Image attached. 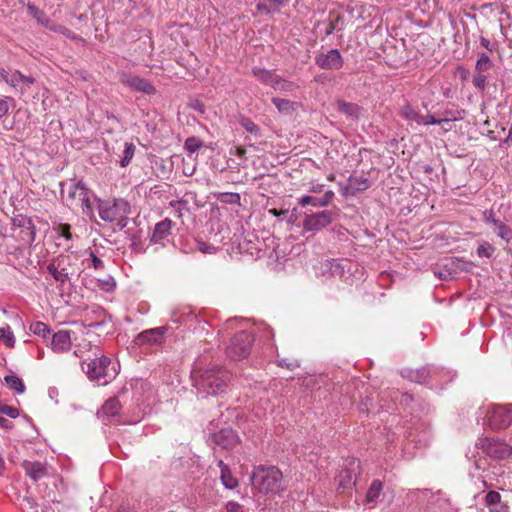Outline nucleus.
I'll return each mask as SVG.
<instances>
[{"mask_svg":"<svg viewBox=\"0 0 512 512\" xmlns=\"http://www.w3.org/2000/svg\"><path fill=\"white\" fill-rule=\"evenodd\" d=\"M477 445L492 459H505L512 453V447L504 441L492 438L479 439Z\"/></svg>","mask_w":512,"mask_h":512,"instance_id":"0eeeda50","label":"nucleus"},{"mask_svg":"<svg viewBox=\"0 0 512 512\" xmlns=\"http://www.w3.org/2000/svg\"><path fill=\"white\" fill-rule=\"evenodd\" d=\"M408 377L418 383H426L430 377V369L428 367H422L415 371H411Z\"/></svg>","mask_w":512,"mask_h":512,"instance_id":"2f4dec72","label":"nucleus"},{"mask_svg":"<svg viewBox=\"0 0 512 512\" xmlns=\"http://www.w3.org/2000/svg\"><path fill=\"white\" fill-rule=\"evenodd\" d=\"M49 29L53 30V31H55L57 33H61L64 36H66L67 38H71V39H75L76 38V35L71 30L66 28L65 26H62V25H51V26H49Z\"/></svg>","mask_w":512,"mask_h":512,"instance_id":"79ce46f5","label":"nucleus"},{"mask_svg":"<svg viewBox=\"0 0 512 512\" xmlns=\"http://www.w3.org/2000/svg\"><path fill=\"white\" fill-rule=\"evenodd\" d=\"M185 148L189 152L193 153V152L197 151L200 148V144L197 142V140L195 138H188L185 141Z\"/></svg>","mask_w":512,"mask_h":512,"instance_id":"8fccbe9b","label":"nucleus"},{"mask_svg":"<svg viewBox=\"0 0 512 512\" xmlns=\"http://www.w3.org/2000/svg\"><path fill=\"white\" fill-rule=\"evenodd\" d=\"M336 480L339 487L346 489L355 483V475L351 469H342L339 471Z\"/></svg>","mask_w":512,"mask_h":512,"instance_id":"393cba45","label":"nucleus"},{"mask_svg":"<svg viewBox=\"0 0 512 512\" xmlns=\"http://www.w3.org/2000/svg\"><path fill=\"white\" fill-rule=\"evenodd\" d=\"M316 65L324 70H339L344 64L343 57L338 49H331L315 56Z\"/></svg>","mask_w":512,"mask_h":512,"instance_id":"9b49d317","label":"nucleus"},{"mask_svg":"<svg viewBox=\"0 0 512 512\" xmlns=\"http://www.w3.org/2000/svg\"><path fill=\"white\" fill-rule=\"evenodd\" d=\"M13 75V70H6L3 67H0V77L5 81V83L8 85L11 77Z\"/></svg>","mask_w":512,"mask_h":512,"instance_id":"4d7b16f0","label":"nucleus"},{"mask_svg":"<svg viewBox=\"0 0 512 512\" xmlns=\"http://www.w3.org/2000/svg\"><path fill=\"white\" fill-rule=\"evenodd\" d=\"M252 73L260 82L266 85H270L271 87L273 86V82H275L278 76L260 67H254L252 69Z\"/></svg>","mask_w":512,"mask_h":512,"instance_id":"b1692460","label":"nucleus"},{"mask_svg":"<svg viewBox=\"0 0 512 512\" xmlns=\"http://www.w3.org/2000/svg\"><path fill=\"white\" fill-rule=\"evenodd\" d=\"M91 258H92V266L95 269H102L104 267L103 261L100 258H98L95 254L91 253Z\"/></svg>","mask_w":512,"mask_h":512,"instance_id":"bf43d9fd","label":"nucleus"},{"mask_svg":"<svg viewBox=\"0 0 512 512\" xmlns=\"http://www.w3.org/2000/svg\"><path fill=\"white\" fill-rule=\"evenodd\" d=\"M120 82L133 91L142 92L148 95L154 94L156 91L149 81L131 73H121Z\"/></svg>","mask_w":512,"mask_h":512,"instance_id":"f8f14e48","label":"nucleus"},{"mask_svg":"<svg viewBox=\"0 0 512 512\" xmlns=\"http://www.w3.org/2000/svg\"><path fill=\"white\" fill-rule=\"evenodd\" d=\"M401 116L408 121L417 123L418 125H421V122H423V116L409 104L402 107Z\"/></svg>","mask_w":512,"mask_h":512,"instance_id":"c85d7f7f","label":"nucleus"},{"mask_svg":"<svg viewBox=\"0 0 512 512\" xmlns=\"http://www.w3.org/2000/svg\"><path fill=\"white\" fill-rule=\"evenodd\" d=\"M30 330L34 334L40 335L43 337H46V335L50 333L48 326L42 322H35V323L31 324Z\"/></svg>","mask_w":512,"mask_h":512,"instance_id":"58836bf2","label":"nucleus"},{"mask_svg":"<svg viewBox=\"0 0 512 512\" xmlns=\"http://www.w3.org/2000/svg\"><path fill=\"white\" fill-rule=\"evenodd\" d=\"M173 222L166 218L155 225L151 236V242L161 243L171 232Z\"/></svg>","mask_w":512,"mask_h":512,"instance_id":"6ab92c4d","label":"nucleus"},{"mask_svg":"<svg viewBox=\"0 0 512 512\" xmlns=\"http://www.w3.org/2000/svg\"><path fill=\"white\" fill-rule=\"evenodd\" d=\"M499 218L496 217L494 211L492 209L490 210H485L483 212V221L485 222V224L489 225V226H493L494 224H497V221H498Z\"/></svg>","mask_w":512,"mask_h":512,"instance_id":"37998d69","label":"nucleus"},{"mask_svg":"<svg viewBox=\"0 0 512 512\" xmlns=\"http://www.w3.org/2000/svg\"><path fill=\"white\" fill-rule=\"evenodd\" d=\"M34 83L35 79L32 76L24 75L19 70L13 69V75L8 85L20 96H24L29 93Z\"/></svg>","mask_w":512,"mask_h":512,"instance_id":"ddd939ff","label":"nucleus"},{"mask_svg":"<svg viewBox=\"0 0 512 512\" xmlns=\"http://www.w3.org/2000/svg\"><path fill=\"white\" fill-rule=\"evenodd\" d=\"M135 146L132 143H125V149L123 151V156L120 160V164L122 167H126L134 156Z\"/></svg>","mask_w":512,"mask_h":512,"instance_id":"c9c22d12","label":"nucleus"},{"mask_svg":"<svg viewBox=\"0 0 512 512\" xmlns=\"http://www.w3.org/2000/svg\"><path fill=\"white\" fill-rule=\"evenodd\" d=\"M277 363L279 366L286 367L289 370H293V369L299 367V363L297 360L288 362L286 359H280L277 361Z\"/></svg>","mask_w":512,"mask_h":512,"instance_id":"603ef678","label":"nucleus"},{"mask_svg":"<svg viewBox=\"0 0 512 512\" xmlns=\"http://www.w3.org/2000/svg\"><path fill=\"white\" fill-rule=\"evenodd\" d=\"M493 66V61L486 53H478V59L475 64V72L485 74V72L492 69Z\"/></svg>","mask_w":512,"mask_h":512,"instance_id":"cd10ccee","label":"nucleus"},{"mask_svg":"<svg viewBox=\"0 0 512 512\" xmlns=\"http://www.w3.org/2000/svg\"><path fill=\"white\" fill-rule=\"evenodd\" d=\"M71 227L68 224H61L58 227V233L61 237L65 238L66 240L72 239V234L70 232Z\"/></svg>","mask_w":512,"mask_h":512,"instance_id":"de8ad7c7","label":"nucleus"},{"mask_svg":"<svg viewBox=\"0 0 512 512\" xmlns=\"http://www.w3.org/2000/svg\"><path fill=\"white\" fill-rule=\"evenodd\" d=\"M222 203L240 204V195L238 193H222L218 198Z\"/></svg>","mask_w":512,"mask_h":512,"instance_id":"a19ab883","label":"nucleus"},{"mask_svg":"<svg viewBox=\"0 0 512 512\" xmlns=\"http://www.w3.org/2000/svg\"><path fill=\"white\" fill-rule=\"evenodd\" d=\"M4 382L10 389L16 391L17 393L22 394L25 392V385H24L22 379L15 375L5 376Z\"/></svg>","mask_w":512,"mask_h":512,"instance_id":"7c9ffc66","label":"nucleus"},{"mask_svg":"<svg viewBox=\"0 0 512 512\" xmlns=\"http://www.w3.org/2000/svg\"><path fill=\"white\" fill-rule=\"evenodd\" d=\"M489 425L493 429L507 428L512 422V405H494L488 415Z\"/></svg>","mask_w":512,"mask_h":512,"instance_id":"1a4fd4ad","label":"nucleus"},{"mask_svg":"<svg viewBox=\"0 0 512 512\" xmlns=\"http://www.w3.org/2000/svg\"><path fill=\"white\" fill-rule=\"evenodd\" d=\"M22 467L25 473L34 481L42 479L47 474L46 468L41 462L24 461Z\"/></svg>","mask_w":512,"mask_h":512,"instance_id":"a211bd4d","label":"nucleus"},{"mask_svg":"<svg viewBox=\"0 0 512 512\" xmlns=\"http://www.w3.org/2000/svg\"><path fill=\"white\" fill-rule=\"evenodd\" d=\"M0 412L4 415L11 417V418H16L19 415V411L17 408L8 406V405H3L0 408Z\"/></svg>","mask_w":512,"mask_h":512,"instance_id":"49530a36","label":"nucleus"},{"mask_svg":"<svg viewBox=\"0 0 512 512\" xmlns=\"http://www.w3.org/2000/svg\"><path fill=\"white\" fill-rule=\"evenodd\" d=\"M267 1L263 0L259 2L256 6L257 11L261 14L268 15L272 12V9L266 4Z\"/></svg>","mask_w":512,"mask_h":512,"instance_id":"6e6d98bb","label":"nucleus"},{"mask_svg":"<svg viewBox=\"0 0 512 512\" xmlns=\"http://www.w3.org/2000/svg\"><path fill=\"white\" fill-rule=\"evenodd\" d=\"M485 505L489 512H510L508 504L502 500L500 493L497 491H489L486 494Z\"/></svg>","mask_w":512,"mask_h":512,"instance_id":"f3484780","label":"nucleus"},{"mask_svg":"<svg viewBox=\"0 0 512 512\" xmlns=\"http://www.w3.org/2000/svg\"><path fill=\"white\" fill-rule=\"evenodd\" d=\"M85 373L90 380L96 381L99 385H107L116 377L117 370L111 365L109 357L101 355L87 364Z\"/></svg>","mask_w":512,"mask_h":512,"instance_id":"39448f33","label":"nucleus"},{"mask_svg":"<svg viewBox=\"0 0 512 512\" xmlns=\"http://www.w3.org/2000/svg\"><path fill=\"white\" fill-rule=\"evenodd\" d=\"M269 213L276 216V217H279L280 215H283V214H286L287 211L284 210V211H278L277 209L273 208V209H270L269 210Z\"/></svg>","mask_w":512,"mask_h":512,"instance_id":"774afa93","label":"nucleus"},{"mask_svg":"<svg viewBox=\"0 0 512 512\" xmlns=\"http://www.w3.org/2000/svg\"><path fill=\"white\" fill-rule=\"evenodd\" d=\"M480 45L487 49L489 52H493L496 49V45L492 43L489 39L481 36L479 38Z\"/></svg>","mask_w":512,"mask_h":512,"instance_id":"864d4df0","label":"nucleus"},{"mask_svg":"<svg viewBox=\"0 0 512 512\" xmlns=\"http://www.w3.org/2000/svg\"><path fill=\"white\" fill-rule=\"evenodd\" d=\"M254 341V336L247 331L237 333L226 349L227 356L233 360L246 358Z\"/></svg>","mask_w":512,"mask_h":512,"instance_id":"423d86ee","label":"nucleus"},{"mask_svg":"<svg viewBox=\"0 0 512 512\" xmlns=\"http://www.w3.org/2000/svg\"><path fill=\"white\" fill-rule=\"evenodd\" d=\"M487 80L488 77L485 74L475 72L472 78V83L475 88L480 91H484L487 87Z\"/></svg>","mask_w":512,"mask_h":512,"instance_id":"e433bc0d","label":"nucleus"},{"mask_svg":"<svg viewBox=\"0 0 512 512\" xmlns=\"http://www.w3.org/2000/svg\"><path fill=\"white\" fill-rule=\"evenodd\" d=\"M24 229L21 231L22 238L29 244L35 240V227L30 219H26L23 224Z\"/></svg>","mask_w":512,"mask_h":512,"instance_id":"72a5a7b5","label":"nucleus"},{"mask_svg":"<svg viewBox=\"0 0 512 512\" xmlns=\"http://www.w3.org/2000/svg\"><path fill=\"white\" fill-rule=\"evenodd\" d=\"M198 249L203 253H213L215 252V248L211 245H208L206 243H199Z\"/></svg>","mask_w":512,"mask_h":512,"instance_id":"680f3d73","label":"nucleus"},{"mask_svg":"<svg viewBox=\"0 0 512 512\" xmlns=\"http://www.w3.org/2000/svg\"><path fill=\"white\" fill-rule=\"evenodd\" d=\"M334 196L335 194L332 190H326L322 197L303 195L299 198L298 202L303 207L307 205H312L314 207H325L332 202Z\"/></svg>","mask_w":512,"mask_h":512,"instance_id":"2eb2a0df","label":"nucleus"},{"mask_svg":"<svg viewBox=\"0 0 512 512\" xmlns=\"http://www.w3.org/2000/svg\"><path fill=\"white\" fill-rule=\"evenodd\" d=\"M61 187L62 198L66 201L68 206H80L85 215L90 218L94 216L90 200V191L82 180L71 184L68 187L67 192H65L63 184H61Z\"/></svg>","mask_w":512,"mask_h":512,"instance_id":"20e7f679","label":"nucleus"},{"mask_svg":"<svg viewBox=\"0 0 512 512\" xmlns=\"http://www.w3.org/2000/svg\"><path fill=\"white\" fill-rule=\"evenodd\" d=\"M121 410V404L117 398L108 399L102 406L101 413L107 417H115Z\"/></svg>","mask_w":512,"mask_h":512,"instance_id":"4be33fe9","label":"nucleus"},{"mask_svg":"<svg viewBox=\"0 0 512 512\" xmlns=\"http://www.w3.org/2000/svg\"><path fill=\"white\" fill-rule=\"evenodd\" d=\"M335 213L330 210L306 213L303 219V229L307 232H318L330 225Z\"/></svg>","mask_w":512,"mask_h":512,"instance_id":"6e6552de","label":"nucleus"},{"mask_svg":"<svg viewBox=\"0 0 512 512\" xmlns=\"http://www.w3.org/2000/svg\"><path fill=\"white\" fill-rule=\"evenodd\" d=\"M272 88L282 93H292L298 89V85L292 81H288L277 76L275 82H273Z\"/></svg>","mask_w":512,"mask_h":512,"instance_id":"bb28decb","label":"nucleus"},{"mask_svg":"<svg viewBox=\"0 0 512 512\" xmlns=\"http://www.w3.org/2000/svg\"><path fill=\"white\" fill-rule=\"evenodd\" d=\"M227 512H247L244 508L236 502H228L226 505Z\"/></svg>","mask_w":512,"mask_h":512,"instance_id":"5fc2aeb1","label":"nucleus"},{"mask_svg":"<svg viewBox=\"0 0 512 512\" xmlns=\"http://www.w3.org/2000/svg\"><path fill=\"white\" fill-rule=\"evenodd\" d=\"M272 102L277 110L283 114H291L293 111H295L297 106L296 102L278 97L272 98Z\"/></svg>","mask_w":512,"mask_h":512,"instance_id":"a878e982","label":"nucleus"},{"mask_svg":"<svg viewBox=\"0 0 512 512\" xmlns=\"http://www.w3.org/2000/svg\"><path fill=\"white\" fill-rule=\"evenodd\" d=\"M336 107L338 111H340L343 114H346L350 117H358L359 107L356 104L349 103L343 100H339L336 103Z\"/></svg>","mask_w":512,"mask_h":512,"instance_id":"c756f323","label":"nucleus"},{"mask_svg":"<svg viewBox=\"0 0 512 512\" xmlns=\"http://www.w3.org/2000/svg\"><path fill=\"white\" fill-rule=\"evenodd\" d=\"M395 400H399V403L401 405L407 406L413 401V398L408 393H402V394L396 393Z\"/></svg>","mask_w":512,"mask_h":512,"instance_id":"09e8293b","label":"nucleus"},{"mask_svg":"<svg viewBox=\"0 0 512 512\" xmlns=\"http://www.w3.org/2000/svg\"><path fill=\"white\" fill-rule=\"evenodd\" d=\"M116 512H136L133 506L129 504H122Z\"/></svg>","mask_w":512,"mask_h":512,"instance_id":"e2e57ef3","label":"nucleus"},{"mask_svg":"<svg viewBox=\"0 0 512 512\" xmlns=\"http://www.w3.org/2000/svg\"><path fill=\"white\" fill-rule=\"evenodd\" d=\"M443 123L448 124L449 120L448 119H436L432 115H427V116H423V122H421V125H435V124L440 125Z\"/></svg>","mask_w":512,"mask_h":512,"instance_id":"c03bdc74","label":"nucleus"},{"mask_svg":"<svg viewBox=\"0 0 512 512\" xmlns=\"http://www.w3.org/2000/svg\"><path fill=\"white\" fill-rule=\"evenodd\" d=\"M492 229L505 242L509 243L512 240V229L502 220L498 219L497 224H494Z\"/></svg>","mask_w":512,"mask_h":512,"instance_id":"5701e85b","label":"nucleus"},{"mask_svg":"<svg viewBox=\"0 0 512 512\" xmlns=\"http://www.w3.org/2000/svg\"><path fill=\"white\" fill-rule=\"evenodd\" d=\"M98 213L100 218L109 223H116L120 229L126 226L130 213V205L124 199L98 200Z\"/></svg>","mask_w":512,"mask_h":512,"instance_id":"7ed1b4c3","label":"nucleus"},{"mask_svg":"<svg viewBox=\"0 0 512 512\" xmlns=\"http://www.w3.org/2000/svg\"><path fill=\"white\" fill-rule=\"evenodd\" d=\"M47 272L61 285L69 280L68 272L65 268L60 267V262H52L47 266Z\"/></svg>","mask_w":512,"mask_h":512,"instance_id":"412c9836","label":"nucleus"},{"mask_svg":"<svg viewBox=\"0 0 512 512\" xmlns=\"http://www.w3.org/2000/svg\"><path fill=\"white\" fill-rule=\"evenodd\" d=\"M324 191V185L319 183H311L309 187V192L311 193H321Z\"/></svg>","mask_w":512,"mask_h":512,"instance_id":"052dcab7","label":"nucleus"},{"mask_svg":"<svg viewBox=\"0 0 512 512\" xmlns=\"http://www.w3.org/2000/svg\"><path fill=\"white\" fill-rule=\"evenodd\" d=\"M282 473L275 466L256 467L251 476V483L255 490L264 494H276L282 487Z\"/></svg>","mask_w":512,"mask_h":512,"instance_id":"f03ea898","label":"nucleus"},{"mask_svg":"<svg viewBox=\"0 0 512 512\" xmlns=\"http://www.w3.org/2000/svg\"><path fill=\"white\" fill-rule=\"evenodd\" d=\"M240 125L249 133L258 136L260 134V128L249 118H242Z\"/></svg>","mask_w":512,"mask_h":512,"instance_id":"4c0bfd02","label":"nucleus"},{"mask_svg":"<svg viewBox=\"0 0 512 512\" xmlns=\"http://www.w3.org/2000/svg\"><path fill=\"white\" fill-rule=\"evenodd\" d=\"M181 203H182V201H175V200L170 202V206L176 208V213H177L178 217L182 216L181 209L178 208V205H180Z\"/></svg>","mask_w":512,"mask_h":512,"instance_id":"338daca9","label":"nucleus"},{"mask_svg":"<svg viewBox=\"0 0 512 512\" xmlns=\"http://www.w3.org/2000/svg\"><path fill=\"white\" fill-rule=\"evenodd\" d=\"M208 431L210 434L209 439L221 448L232 449L239 443V437L229 427L222 428L215 432L213 424L210 423Z\"/></svg>","mask_w":512,"mask_h":512,"instance_id":"9d476101","label":"nucleus"},{"mask_svg":"<svg viewBox=\"0 0 512 512\" xmlns=\"http://www.w3.org/2000/svg\"><path fill=\"white\" fill-rule=\"evenodd\" d=\"M99 287L105 291H111L115 287V282L112 277H109L105 280H101Z\"/></svg>","mask_w":512,"mask_h":512,"instance_id":"3c124183","label":"nucleus"},{"mask_svg":"<svg viewBox=\"0 0 512 512\" xmlns=\"http://www.w3.org/2000/svg\"><path fill=\"white\" fill-rule=\"evenodd\" d=\"M193 375L194 386L204 395H217L224 392L230 381L227 370L211 364L205 368L195 369Z\"/></svg>","mask_w":512,"mask_h":512,"instance_id":"f257e3e1","label":"nucleus"},{"mask_svg":"<svg viewBox=\"0 0 512 512\" xmlns=\"http://www.w3.org/2000/svg\"><path fill=\"white\" fill-rule=\"evenodd\" d=\"M11 426H12V423L8 419H6L5 417L0 415V427H2L4 429H9V428H11Z\"/></svg>","mask_w":512,"mask_h":512,"instance_id":"69168bd1","label":"nucleus"},{"mask_svg":"<svg viewBox=\"0 0 512 512\" xmlns=\"http://www.w3.org/2000/svg\"><path fill=\"white\" fill-rule=\"evenodd\" d=\"M354 181V185L357 190H366L369 187V183L366 178H361L360 180L355 179Z\"/></svg>","mask_w":512,"mask_h":512,"instance_id":"13d9d810","label":"nucleus"},{"mask_svg":"<svg viewBox=\"0 0 512 512\" xmlns=\"http://www.w3.org/2000/svg\"><path fill=\"white\" fill-rule=\"evenodd\" d=\"M409 437L411 438V441L419 442L422 445H426V442H427L426 433L423 435V437H422L423 439H419V440L416 439V435H414L413 432L409 433Z\"/></svg>","mask_w":512,"mask_h":512,"instance_id":"0e129e2a","label":"nucleus"},{"mask_svg":"<svg viewBox=\"0 0 512 512\" xmlns=\"http://www.w3.org/2000/svg\"><path fill=\"white\" fill-rule=\"evenodd\" d=\"M0 340H2L6 346L13 347L15 344V337L11 328L7 325L0 327Z\"/></svg>","mask_w":512,"mask_h":512,"instance_id":"f704fd0d","label":"nucleus"},{"mask_svg":"<svg viewBox=\"0 0 512 512\" xmlns=\"http://www.w3.org/2000/svg\"><path fill=\"white\" fill-rule=\"evenodd\" d=\"M218 466L220 468V479L222 481V484L227 489L236 488L238 486V481L236 478L232 476L229 467L222 460L218 461Z\"/></svg>","mask_w":512,"mask_h":512,"instance_id":"aec40b11","label":"nucleus"},{"mask_svg":"<svg viewBox=\"0 0 512 512\" xmlns=\"http://www.w3.org/2000/svg\"><path fill=\"white\" fill-rule=\"evenodd\" d=\"M382 488L383 485L380 481H373L366 493V501L369 503H374L376 499L380 496Z\"/></svg>","mask_w":512,"mask_h":512,"instance_id":"473e14b6","label":"nucleus"},{"mask_svg":"<svg viewBox=\"0 0 512 512\" xmlns=\"http://www.w3.org/2000/svg\"><path fill=\"white\" fill-rule=\"evenodd\" d=\"M166 331L167 327L165 326L145 330L137 335L135 342L137 345L160 344Z\"/></svg>","mask_w":512,"mask_h":512,"instance_id":"4468645a","label":"nucleus"},{"mask_svg":"<svg viewBox=\"0 0 512 512\" xmlns=\"http://www.w3.org/2000/svg\"><path fill=\"white\" fill-rule=\"evenodd\" d=\"M51 347L53 351L62 353L68 351L71 347V335L68 330H59L53 334Z\"/></svg>","mask_w":512,"mask_h":512,"instance_id":"dca6fc26","label":"nucleus"},{"mask_svg":"<svg viewBox=\"0 0 512 512\" xmlns=\"http://www.w3.org/2000/svg\"><path fill=\"white\" fill-rule=\"evenodd\" d=\"M9 101H13L11 97H4L0 99V118H3L9 112Z\"/></svg>","mask_w":512,"mask_h":512,"instance_id":"a18cd8bd","label":"nucleus"},{"mask_svg":"<svg viewBox=\"0 0 512 512\" xmlns=\"http://www.w3.org/2000/svg\"><path fill=\"white\" fill-rule=\"evenodd\" d=\"M493 252H494V247L488 242H483L477 248V254L479 257L489 258L492 256Z\"/></svg>","mask_w":512,"mask_h":512,"instance_id":"ea45409f","label":"nucleus"}]
</instances>
